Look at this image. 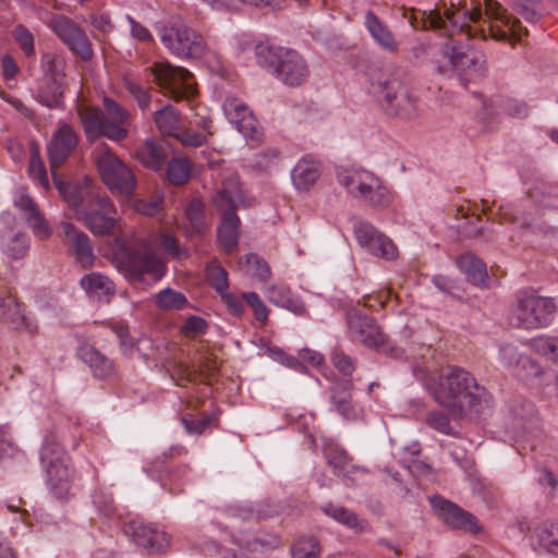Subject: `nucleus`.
Returning <instances> with one entry per match:
<instances>
[{
  "label": "nucleus",
  "instance_id": "nucleus-19",
  "mask_svg": "<svg viewBox=\"0 0 558 558\" xmlns=\"http://www.w3.org/2000/svg\"><path fill=\"white\" fill-rule=\"evenodd\" d=\"M501 357L511 365V360L517 357L513 366V374L520 380L529 385L541 384V378L544 375V368L541 364L527 355H518L517 350L512 345H504L500 349Z\"/></svg>",
  "mask_w": 558,
  "mask_h": 558
},
{
  "label": "nucleus",
  "instance_id": "nucleus-35",
  "mask_svg": "<svg viewBox=\"0 0 558 558\" xmlns=\"http://www.w3.org/2000/svg\"><path fill=\"white\" fill-rule=\"evenodd\" d=\"M153 119L158 130L165 135L173 136L180 129V112L170 104L155 111Z\"/></svg>",
  "mask_w": 558,
  "mask_h": 558
},
{
  "label": "nucleus",
  "instance_id": "nucleus-49",
  "mask_svg": "<svg viewBox=\"0 0 558 558\" xmlns=\"http://www.w3.org/2000/svg\"><path fill=\"white\" fill-rule=\"evenodd\" d=\"M541 2L542 0H511L513 10L531 24H536L541 20Z\"/></svg>",
  "mask_w": 558,
  "mask_h": 558
},
{
  "label": "nucleus",
  "instance_id": "nucleus-11",
  "mask_svg": "<svg viewBox=\"0 0 558 558\" xmlns=\"http://www.w3.org/2000/svg\"><path fill=\"white\" fill-rule=\"evenodd\" d=\"M161 44L173 56L183 60H197L208 51L204 36L181 21L158 28Z\"/></svg>",
  "mask_w": 558,
  "mask_h": 558
},
{
  "label": "nucleus",
  "instance_id": "nucleus-61",
  "mask_svg": "<svg viewBox=\"0 0 558 558\" xmlns=\"http://www.w3.org/2000/svg\"><path fill=\"white\" fill-rule=\"evenodd\" d=\"M207 329L208 324L204 318L190 316L181 327V332L186 337H195L206 333Z\"/></svg>",
  "mask_w": 558,
  "mask_h": 558
},
{
  "label": "nucleus",
  "instance_id": "nucleus-60",
  "mask_svg": "<svg viewBox=\"0 0 558 558\" xmlns=\"http://www.w3.org/2000/svg\"><path fill=\"white\" fill-rule=\"evenodd\" d=\"M331 363L344 376H351L355 369L354 361L339 349L331 352Z\"/></svg>",
  "mask_w": 558,
  "mask_h": 558
},
{
  "label": "nucleus",
  "instance_id": "nucleus-53",
  "mask_svg": "<svg viewBox=\"0 0 558 558\" xmlns=\"http://www.w3.org/2000/svg\"><path fill=\"white\" fill-rule=\"evenodd\" d=\"M215 420V414H203L202 416L189 414L182 418V424L189 434L201 435L211 425Z\"/></svg>",
  "mask_w": 558,
  "mask_h": 558
},
{
  "label": "nucleus",
  "instance_id": "nucleus-42",
  "mask_svg": "<svg viewBox=\"0 0 558 558\" xmlns=\"http://www.w3.org/2000/svg\"><path fill=\"white\" fill-rule=\"evenodd\" d=\"M186 296L171 288L161 290L156 296V304L165 311H180L187 305Z\"/></svg>",
  "mask_w": 558,
  "mask_h": 558
},
{
  "label": "nucleus",
  "instance_id": "nucleus-64",
  "mask_svg": "<svg viewBox=\"0 0 558 558\" xmlns=\"http://www.w3.org/2000/svg\"><path fill=\"white\" fill-rule=\"evenodd\" d=\"M222 302L226 304V306L228 307L229 312L232 313L233 315H236V316H240L243 314L244 312V299L241 296L239 298L238 295L229 292L228 290H226L225 292L222 293H219Z\"/></svg>",
  "mask_w": 558,
  "mask_h": 558
},
{
  "label": "nucleus",
  "instance_id": "nucleus-47",
  "mask_svg": "<svg viewBox=\"0 0 558 558\" xmlns=\"http://www.w3.org/2000/svg\"><path fill=\"white\" fill-rule=\"evenodd\" d=\"M239 122H234L236 130L247 140H251L255 143L262 141V130L257 119L254 117L253 112L250 111L244 117L239 119Z\"/></svg>",
  "mask_w": 558,
  "mask_h": 558
},
{
  "label": "nucleus",
  "instance_id": "nucleus-48",
  "mask_svg": "<svg viewBox=\"0 0 558 558\" xmlns=\"http://www.w3.org/2000/svg\"><path fill=\"white\" fill-rule=\"evenodd\" d=\"M274 292H278V299L277 300L271 299V300L278 306L286 308L299 316H306L308 314L304 302L299 298L292 296L290 294L289 290L278 289V290H274Z\"/></svg>",
  "mask_w": 558,
  "mask_h": 558
},
{
  "label": "nucleus",
  "instance_id": "nucleus-26",
  "mask_svg": "<svg viewBox=\"0 0 558 558\" xmlns=\"http://www.w3.org/2000/svg\"><path fill=\"white\" fill-rule=\"evenodd\" d=\"M319 175V163L310 157L299 160L291 174L292 182L299 191H308L316 183Z\"/></svg>",
  "mask_w": 558,
  "mask_h": 558
},
{
  "label": "nucleus",
  "instance_id": "nucleus-9",
  "mask_svg": "<svg viewBox=\"0 0 558 558\" xmlns=\"http://www.w3.org/2000/svg\"><path fill=\"white\" fill-rule=\"evenodd\" d=\"M215 206L221 215V223L218 228V241L227 253H232L239 244L240 218L236 209L240 206H248L243 191L234 182L225 183L214 198Z\"/></svg>",
  "mask_w": 558,
  "mask_h": 558
},
{
  "label": "nucleus",
  "instance_id": "nucleus-29",
  "mask_svg": "<svg viewBox=\"0 0 558 558\" xmlns=\"http://www.w3.org/2000/svg\"><path fill=\"white\" fill-rule=\"evenodd\" d=\"M64 92L65 86L61 80L44 77L37 89V99L50 109H60L64 104Z\"/></svg>",
  "mask_w": 558,
  "mask_h": 558
},
{
  "label": "nucleus",
  "instance_id": "nucleus-32",
  "mask_svg": "<svg viewBox=\"0 0 558 558\" xmlns=\"http://www.w3.org/2000/svg\"><path fill=\"white\" fill-rule=\"evenodd\" d=\"M558 522H544L539 524L533 534V547L535 549L557 555Z\"/></svg>",
  "mask_w": 558,
  "mask_h": 558
},
{
  "label": "nucleus",
  "instance_id": "nucleus-41",
  "mask_svg": "<svg viewBox=\"0 0 558 558\" xmlns=\"http://www.w3.org/2000/svg\"><path fill=\"white\" fill-rule=\"evenodd\" d=\"M28 173L32 179L38 181L40 186L45 189L49 186L47 171L40 158L39 146L36 142L29 144Z\"/></svg>",
  "mask_w": 558,
  "mask_h": 558
},
{
  "label": "nucleus",
  "instance_id": "nucleus-3",
  "mask_svg": "<svg viewBox=\"0 0 558 558\" xmlns=\"http://www.w3.org/2000/svg\"><path fill=\"white\" fill-rule=\"evenodd\" d=\"M53 177H56L53 174ZM58 192L94 235L112 233L117 225V209L110 198L86 180L71 184L54 178Z\"/></svg>",
  "mask_w": 558,
  "mask_h": 558
},
{
  "label": "nucleus",
  "instance_id": "nucleus-17",
  "mask_svg": "<svg viewBox=\"0 0 558 558\" xmlns=\"http://www.w3.org/2000/svg\"><path fill=\"white\" fill-rule=\"evenodd\" d=\"M429 501L437 517L450 529L472 534L483 530L477 518L457 504L438 495L430 497Z\"/></svg>",
  "mask_w": 558,
  "mask_h": 558
},
{
  "label": "nucleus",
  "instance_id": "nucleus-44",
  "mask_svg": "<svg viewBox=\"0 0 558 558\" xmlns=\"http://www.w3.org/2000/svg\"><path fill=\"white\" fill-rule=\"evenodd\" d=\"M65 65L64 58L56 53L46 52L41 56L40 66L46 78L61 80L65 76Z\"/></svg>",
  "mask_w": 558,
  "mask_h": 558
},
{
  "label": "nucleus",
  "instance_id": "nucleus-43",
  "mask_svg": "<svg viewBox=\"0 0 558 558\" xmlns=\"http://www.w3.org/2000/svg\"><path fill=\"white\" fill-rule=\"evenodd\" d=\"M205 271L210 287L215 289L218 294L229 289L228 272L217 259L210 260Z\"/></svg>",
  "mask_w": 558,
  "mask_h": 558
},
{
  "label": "nucleus",
  "instance_id": "nucleus-2",
  "mask_svg": "<svg viewBox=\"0 0 558 558\" xmlns=\"http://www.w3.org/2000/svg\"><path fill=\"white\" fill-rule=\"evenodd\" d=\"M427 390L434 400L449 411L454 418H462L469 412H481L489 407L490 393L464 368L450 366L444 371Z\"/></svg>",
  "mask_w": 558,
  "mask_h": 558
},
{
  "label": "nucleus",
  "instance_id": "nucleus-6",
  "mask_svg": "<svg viewBox=\"0 0 558 558\" xmlns=\"http://www.w3.org/2000/svg\"><path fill=\"white\" fill-rule=\"evenodd\" d=\"M113 263L119 271L136 282H144L145 276L155 281L163 276L165 265L161 259L144 242L116 240Z\"/></svg>",
  "mask_w": 558,
  "mask_h": 558
},
{
  "label": "nucleus",
  "instance_id": "nucleus-56",
  "mask_svg": "<svg viewBox=\"0 0 558 558\" xmlns=\"http://www.w3.org/2000/svg\"><path fill=\"white\" fill-rule=\"evenodd\" d=\"M242 298L245 303L253 310L254 317L262 324H265L268 319L269 310L262 301L260 296L256 292H244Z\"/></svg>",
  "mask_w": 558,
  "mask_h": 558
},
{
  "label": "nucleus",
  "instance_id": "nucleus-31",
  "mask_svg": "<svg viewBox=\"0 0 558 558\" xmlns=\"http://www.w3.org/2000/svg\"><path fill=\"white\" fill-rule=\"evenodd\" d=\"M458 266L472 284L487 287L488 274L486 265L481 258L472 253H466L458 258Z\"/></svg>",
  "mask_w": 558,
  "mask_h": 558
},
{
  "label": "nucleus",
  "instance_id": "nucleus-57",
  "mask_svg": "<svg viewBox=\"0 0 558 558\" xmlns=\"http://www.w3.org/2000/svg\"><path fill=\"white\" fill-rule=\"evenodd\" d=\"M426 424L430 428H433L444 435H453L454 434L449 416L441 411L429 412L426 416Z\"/></svg>",
  "mask_w": 558,
  "mask_h": 558
},
{
  "label": "nucleus",
  "instance_id": "nucleus-58",
  "mask_svg": "<svg viewBox=\"0 0 558 558\" xmlns=\"http://www.w3.org/2000/svg\"><path fill=\"white\" fill-rule=\"evenodd\" d=\"M14 38L17 40L22 51L26 57L35 54L34 35L23 24H19L14 28Z\"/></svg>",
  "mask_w": 558,
  "mask_h": 558
},
{
  "label": "nucleus",
  "instance_id": "nucleus-8",
  "mask_svg": "<svg viewBox=\"0 0 558 558\" xmlns=\"http://www.w3.org/2000/svg\"><path fill=\"white\" fill-rule=\"evenodd\" d=\"M39 457L49 492L58 499H66L74 478L71 457L53 436L45 438Z\"/></svg>",
  "mask_w": 558,
  "mask_h": 558
},
{
  "label": "nucleus",
  "instance_id": "nucleus-36",
  "mask_svg": "<svg viewBox=\"0 0 558 558\" xmlns=\"http://www.w3.org/2000/svg\"><path fill=\"white\" fill-rule=\"evenodd\" d=\"M192 163L186 157H173L168 161L167 178L177 186H182L190 180Z\"/></svg>",
  "mask_w": 558,
  "mask_h": 558
},
{
  "label": "nucleus",
  "instance_id": "nucleus-28",
  "mask_svg": "<svg viewBox=\"0 0 558 558\" xmlns=\"http://www.w3.org/2000/svg\"><path fill=\"white\" fill-rule=\"evenodd\" d=\"M136 157L146 168L159 171L168 159V149L162 143L147 140L144 145L136 150Z\"/></svg>",
  "mask_w": 558,
  "mask_h": 558
},
{
  "label": "nucleus",
  "instance_id": "nucleus-52",
  "mask_svg": "<svg viewBox=\"0 0 558 558\" xmlns=\"http://www.w3.org/2000/svg\"><path fill=\"white\" fill-rule=\"evenodd\" d=\"M379 232L372 223L365 220H355L353 223L354 236L359 245L365 250L368 248L369 243L374 241Z\"/></svg>",
  "mask_w": 558,
  "mask_h": 558
},
{
  "label": "nucleus",
  "instance_id": "nucleus-30",
  "mask_svg": "<svg viewBox=\"0 0 558 558\" xmlns=\"http://www.w3.org/2000/svg\"><path fill=\"white\" fill-rule=\"evenodd\" d=\"M0 247L12 259L26 255L29 247L28 236L23 232H13L12 228L0 230Z\"/></svg>",
  "mask_w": 558,
  "mask_h": 558
},
{
  "label": "nucleus",
  "instance_id": "nucleus-46",
  "mask_svg": "<svg viewBox=\"0 0 558 558\" xmlns=\"http://www.w3.org/2000/svg\"><path fill=\"white\" fill-rule=\"evenodd\" d=\"M319 557H320L319 542L314 536L302 537L292 546V558H319Z\"/></svg>",
  "mask_w": 558,
  "mask_h": 558
},
{
  "label": "nucleus",
  "instance_id": "nucleus-13",
  "mask_svg": "<svg viewBox=\"0 0 558 558\" xmlns=\"http://www.w3.org/2000/svg\"><path fill=\"white\" fill-rule=\"evenodd\" d=\"M96 163L102 182L113 194L126 197L134 194L137 186L134 172L107 145L99 149Z\"/></svg>",
  "mask_w": 558,
  "mask_h": 558
},
{
  "label": "nucleus",
  "instance_id": "nucleus-34",
  "mask_svg": "<svg viewBox=\"0 0 558 558\" xmlns=\"http://www.w3.org/2000/svg\"><path fill=\"white\" fill-rule=\"evenodd\" d=\"M322 510L335 521L345 525L356 533H362L367 529V522L360 519L356 513L348 508L328 502L322 507Z\"/></svg>",
  "mask_w": 558,
  "mask_h": 558
},
{
  "label": "nucleus",
  "instance_id": "nucleus-33",
  "mask_svg": "<svg viewBox=\"0 0 558 558\" xmlns=\"http://www.w3.org/2000/svg\"><path fill=\"white\" fill-rule=\"evenodd\" d=\"M184 215L189 225L183 227V231L187 238L202 234L206 230L205 205L199 198H193L189 202Z\"/></svg>",
  "mask_w": 558,
  "mask_h": 558
},
{
  "label": "nucleus",
  "instance_id": "nucleus-62",
  "mask_svg": "<svg viewBox=\"0 0 558 558\" xmlns=\"http://www.w3.org/2000/svg\"><path fill=\"white\" fill-rule=\"evenodd\" d=\"M93 504L105 517H110L116 510L112 496L104 490H96L94 493Z\"/></svg>",
  "mask_w": 558,
  "mask_h": 558
},
{
  "label": "nucleus",
  "instance_id": "nucleus-38",
  "mask_svg": "<svg viewBox=\"0 0 558 558\" xmlns=\"http://www.w3.org/2000/svg\"><path fill=\"white\" fill-rule=\"evenodd\" d=\"M244 271L259 281H267L271 276V270L267 262L257 254L245 255L244 260L240 262Z\"/></svg>",
  "mask_w": 558,
  "mask_h": 558
},
{
  "label": "nucleus",
  "instance_id": "nucleus-45",
  "mask_svg": "<svg viewBox=\"0 0 558 558\" xmlns=\"http://www.w3.org/2000/svg\"><path fill=\"white\" fill-rule=\"evenodd\" d=\"M81 287L87 292H100L102 294L113 293L112 281L100 274L93 272L82 277Z\"/></svg>",
  "mask_w": 558,
  "mask_h": 558
},
{
  "label": "nucleus",
  "instance_id": "nucleus-37",
  "mask_svg": "<svg viewBox=\"0 0 558 558\" xmlns=\"http://www.w3.org/2000/svg\"><path fill=\"white\" fill-rule=\"evenodd\" d=\"M123 86L129 95L136 101L142 111L149 109L151 102L150 87L144 86L131 75L122 78Z\"/></svg>",
  "mask_w": 558,
  "mask_h": 558
},
{
  "label": "nucleus",
  "instance_id": "nucleus-55",
  "mask_svg": "<svg viewBox=\"0 0 558 558\" xmlns=\"http://www.w3.org/2000/svg\"><path fill=\"white\" fill-rule=\"evenodd\" d=\"M222 109L228 120L233 124L239 122L241 117L247 114L251 109L241 99L235 97H228L222 104Z\"/></svg>",
  "mask_w": 558,
  "mask_h": 558
},
{
  "label": "nucleus",
  "instance_id": "nucleus-7",
  "mask_svg": "<svg viewBox=\"0 0 558 558\" xmlns=\"http://www.w3.org/2000/svg\"><path fill=\"white\" fill-rule=\"evenodd\" d=\"M257 63L290 87L303 85L310 70L305 59L295 50L259 43L255 46Z\"/></svg>",
  "mask_w": 558,
  "mask_h": 558
},
{
  "label": "nucleus",
  "instance_id": "nucleus-50",
  "mask_svg": "<svg viewBox=\"0 0 558 558\" xmlns=\"http://www.w3.org/2000/svg\"><path fill=\"white\" fill-rule=\"evenodd\" d=\"M280 545L281 538L279 535L271 533H263L258 536H255L253 539L246 541L244 547L248 551L256 553L276 549Z\"/></svg>",
  "mask_w": 558,
  "mask_h": 558
},
{
  "label": "nucleus",
  "instance_id": "nucleus-27",
  "mask_svg": "<svg viewBox=\"0 0 558 558\" xmlns=\"http://www.w3.org/2000/svg\"><path fill=\"white\" fill-rule=\"evenodd\" d=\"M328 465L332 468L335 475L342 478L345 485H353L351 475L362 468L352 463V458L345 450L340 448H332L327 452Z\"/></svg>",
  "mask_w": 558,
  "mask_h": 558
},
{
  "label": "nucleus",
  "instance_id": "nucleus-20",
  "mask_svg": "<svg viewBox=\"0 0 558 558\" xmlns=\"http://www.w3.org/2000/svg\"><path fill=\"white\" fill-rule=\"evenodd\" d=\"M78 136L69 124H63L53 134L48 145V156L52 170L61 166L75 149Z\"/></svg>",
  "mask_w": 558,
  "mask_h": 558
},
{
  "label": "nucleus",
  "instance_id": "nucleus-16",
  "mask_svg": "<svg viewBox=\"0 0 558 558\" xmlns=\"http://www.w3.org/2000/svg\"><path fill=\"white\" fill-rule=\"evenodd\" d=\"M151 73L157 84L175 100L187 98L195 93L193 75L182 66L160 62L154 65Z\"/></svg>",
  "mask_w": 558,
  "mask_h": 558
},
{
  "label": "nucleus",
  "instance_id": "nucleus-51",
  "mask_svg": "<svg viewBox=\"0 0 558 558\" xmlns=\"http://www.w3.org/2000/svg\"><path fill=\"white\" fill-rule=\"evenodd\" d=\"M532 349L554 362H558V338L539 336L531 340Z\"/></svg>",
  "mask_w": 558,
  "mask_h": 558
},
{
  "label": "nucleus",
  "instance_id": "nucleus-54",
  "mask_svg": "<svg viewBox=\"0 0 558 558\" xmlns=\"http://www.w3.org/2000/svg\"><path fill=\"white\" fill-rule=\"evenodd\" d=\"M159 242L165 252L170 256L178 259H184L189 257V251L180 245V242L174 234L170 232H162L159 235Z\"/></svg>",
  "mask_w": 558,
  "mask_h": 558
},
{
  "label": "nucleus",
  "instance_id": "nucleus-15",
  "mask_svg": "<svg viewBox=\"0 0 558 558\" xmlns=\"http://www.w3.org/2000/svg\"><path fill=\"white\" fill-rule=\"evenodd\" d=\"M48 27L81 60L89 61L93 59L94 50L86 32L71 17L56 14L50 19Z\"/></svg>",
  "mask_w": 558,
  "mask_h": 558
},
{
  "label": "nucleus",
  "instance_id": "nucleus-5",
  "mask_svg": "<svg viewBox=\"0 0 558 558\" xmlns=\"http://www.w3.org/2000/svg\"><path fill=\"white\" fill-rule=\"evenodd\" d=\"M102 110L99 107L78 105L77 116L87 141L94 142L107 137L113 142H121L129 135L125 124L131 113L114 99L105 97Z\"/></svg>",
  "mask_w": 558,
  "mask_h": 558
},
{
  "label": "nucleus",
  "instance_id": "nucleus-21",
  "mask_svg": "<svg viewBox=\"0 0 558 558\" xmlns=\"http://www.w3.org/2000/svg\"><path fill=\"white\" fill-rule=\"evenodd\" d=\"M60 229L65 242L71 246L76 262L84 268L90 267L95 256L88 235L66 221L60 223Z\"/></svg>",
  "mask_w": 558,
  "mask_h": 558
},
{
  "label": "nucleus",
  "instance_id": "nucleus-1",
  "mask_svg": "<svg viewBox=\"0 0 558 558\" xmlns=\"http://www.w3.org/2000/svg\"><path fill=\"white\" fill-rule=\"evenodd\" d=\"M484 11L481 3L471 0L461 8L451 4L441 11L438 7L429 10L402 8V16L417 31H433L447 39L439 46V53L445 63L438 65L440 73H454L466 84L484 78L487 75L485 53L474 47L470 39L492 38L498 41L517 43L527 36V29L520 20L494 0H484Z\"/></svg>",
  "mask_w": 558,
  "mask_h": 558
},
{
  "label": "nucleus",
  "instance_id": "nucleus-12",
  "mask_svg": "<svg viewBox=\"0 0 558 558\" xmlns=\"http://www.w3.org/2000/svg\"><path fill=\"white\" fill-rule=\"evenodd\" d=\"M345 322L350 337L361 342L367 348L375 349L377 352L389 354L393 357H400L403 351L392 347L380 326L376 320L364 314L357 308H349L345 312Z\"/></svg>",
  "mask_w": 558,
  "mask_h": 558
},
{
  "label": "nucleus",
  "instance_id": "nucleus-25",
  "mask_svg": "<svg viewBox=\"0 0 558 558\" xmlns=\"http://www.w3.org/2000/svg\"><path fill=\"white\" fill-rule=\"evenodd\" d=\"M351 389L352 381L349 379L337 381L330 388V399L335 411L349 421L357 418V410L352 403Z\"/></svg>",
  "mask_w": 558,
  "mask_h": 558
},
{
  "label": "nucleus",
  "instance_id": "nucleus-18",
  "mask_svg": "<svg viewBox=\"0 0 558 558\" xmlns=\"http://www.w3.org/2000/svg\"><path fill=\"white\" fill-rule=\"evenodd\" d=\"M123 533L137 546L148 549L151 554L162 553L170 545L169 537L162 530L141 520L126 522L123 525Z\"/></svg>",
  "mask_w": 558,
  "mask_h": 558
},
{
  "label": "nucleus",
  "instance_id": "nucleus-4",
  "mask_svg": "<svg viewBox=\"0 0 558 558\" xmlns=\"http://www.w3.org/2000/svg\"><path fill=\"white\" fill-rule=\"evenodd\" d=\"M371 86L386 114L404 120L420 116L421 99L405 69L387 68L372 81Z\"/></svg>",
  "mask_w": 558,
  "mask_h": 558
},
{
  "label": "nucleus",
  "instance_id": "nucleus-39",
  "mask_svg": "<svg viewBox=\"0 0 558 558\" xmlns=\"http://www.w3.org/2000/svg\"><path fill=\"white\" fill-rule=\"evenodd\" d=\"M217 369L218 363L216 359L208 354L202 357L197 369L190 371L189 367L184 365L179 367V372L181 373L182 378H184L187 383L194 381L198 377L208 379L217 372Z\"/></svg>",
  "mask_w": 558,
  "mask_h": 558
},
{
  "label": "nucleus",
  "instance_id": "nucleus-63",
  "mask_svg": "<svg viewBox=\"0 0 558 558\" xmlns=\"http://www.w3.org/2000/svg\"><path fill=\"white\" fill-rule=\"evenodd\" d=\"M172 137H175L182 145L190 147H201L206 143V135L181 128Z\"/></svg>",
  "mask_w": 558,
  "mask_h": 558
},
{
  "label": "nucleus",
  "instance_id": "nucleus-23",
  "mask_svg": "<svg viewBox=\"0 0 558 558\" xmlns=\"http://www.w3.org/2000/svg\"><path fill=\"white\" fill-rule=\"evenodd\" d=\"M76 354L89 367L95 378L107 379L114 375L116 367L113 361L93 344L82 343L77 348Z\"/></svg>",
  "mask_w": 558,
  "mask_h": 558
},
{
  "label": "nucleus",
  "instance_id": "nucleus-24",
  "mask_svg": "<svg viewBox=\"0 0 558 558\" xmlns=\"http://www.w3.org/2000/svg\"><path fill=\"white\" fill-rule=\"evenodd\" d=\"M364 25L373 40L385 51L396 54L399 51V44L387 24L371 10L365 13Z\"/></svg>",
  "mask_w": 558,
  "mask_h": 558
},
{
  "label": "nucleus",
  "instance_id": "nucleus-22",
  "mask_svg": "<svg viewBox=\"0 0 558 558\" xmlns=\"http://www.w3.org/2000/svg\"><path fill=\"white\" fill-rule=\"evenodd\" d=\"M0 320L8 323L15 330H24L29 335L38 331V326L26 316L16 299L11 295H0Z\"/></svg>",
  "mask_w": 558,
  "mask_h": 558
},
{
  "label": "nucleus",
  "instance_id": "nucleus-14",
  "mask_svg": "<svg viewBox=\"0 0 558 558\" xmlns=\"http://www.w3.org/2000/svg\"><path fill=\"white\" fill-rule=\"evenodd\" d=\"M556 311L557 306L553 299L541 296L533 290L519 291L514 312L515 325L525 329L546 327Z\"/></svg>",
  "mask_w": 558,
  "mask_h": 558
},
{
  "label": "nucleus",
  "instance_id": "nucleus-40",
  "mask_svg": "<svg viewBox=\"0 0 558 558\" xmlns=\"http://www.w3.org/2000/svg\"><path fill=\"white\" fill-rule=\"evenodd\" d=\"M366 251L373 256L386 260H393L398 257V248L396 244L383 232L377 234L374 241L369 243V246Z\"/></svg>",
  "mask_w": 558,
  "mask_h": 558
},
{
  "label": "nucleus",
  "instance_id": "nucleus-10",
  "mask_svg": "<svg viewBox=\"0 0 558 558\" xmlns=\"http://www.w3.org/2000/svg\"><path fill=\"white\" fill-rule=\"evenodd\" d=\"M338 182L355 198L373 208L388 207L392 202L391 192L374 173L363 169L340 170Z\"/></svg>",
  "mask_w": 558,
  "mask_h": 558
},
{
  "label": "nucleus",
  "instance_id": "nucleus-59",
  "mask_svg": "<svg viewBox=\"0 0 558 558\" xmlns=\"http://www.w3.org/2000/svg\"><path fill=\"white\" fill-rule=\"evenodd\" d=\"M26 220L37 239L46 240L51 235V228L40 211H37Z\"/></svg>",
  "mask_w": 558,
  "mask_h": 558
}]
</instances>
